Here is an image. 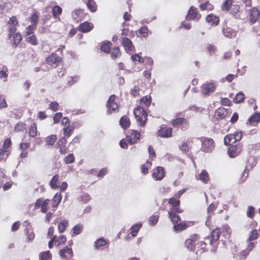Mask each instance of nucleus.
<instances>
[{"instance_id": "c85d7f7f", "label": "nucleus", "mask_w": 260, "mask_h": 260, "mask_svg": "<svg viewBox=\"0 0 260 260\" xmlns=\"http://www.w3.org/2000/svg\"><path fill=\"white\" fill-rule=\"evenodd\" d=\"M29 135L31 137H35L37 135V124L33 123L28 128Z\"/></svg>"}, {"instance_id": "6e6552de", "label": "nucleus", "mask_w": 260, "mask_h": 260, "mask_svg": "<svg viewBox=\"0 0 260 260\" xmlns=\"http://www.w3.org/2000/svg\"><path fill=\"white\" fill-rule=\"evenodd\" d=\"M172 128L167 126L161 127L158 131V135L162 138H170L172 136Z\"/></svg>"}, {"instance_id": "0eeeda50", "label": "nucleus", "mask_w": 260, "mask_h": 260, "mask_svg": "<svg viewBox=\"0 0 260 260\" xmlns=\"http://www.w3.org/2000/svg\"><path fill=\"white\" fill-rule=\"evenodd\" d=\"M199 236L197 234H193L186 240L184 243L186 248L190 251H194L196 247V242L198 240Z\"/></svg>"}, {"instance_id": "774afa93", "label": "nucleus", "mask_w": 260, "mask_h": 260, "mask_svg": "<svg viewBox=\"0 0 260 260\" xmlns=\"http://www.w3.org/2000/svg\"><path fill=\"white\" fill-rule=\"evenodd\" d=\"M11 144V141L10 139H7L5 140L3 147L2 149H4V150H9L8 148L10 147Z\"/></svg>"}, {"instance_id": "052dcab7", "label": "nucleus", "mask_w": 260, "mask_h": 260, "mask_svg": "<svg viewBox=\"0 0 260 260\" xmlns=\"http://www.w3.org/2000/svg\"><path fill=\"white\" fill-rule=\"evenodd\" d=\"M254 215V208L253 206H249L247 211V216L250 218H253Z\"/></svg>"}, {"instance_id": "f8f14e48", "label": "nucleus", "mask_w": 260, "mask_h": 260, "mask_svg": "<svg viewBox=\"0 0 260 260\" xmlns=\"http://www.w3.org/2000/svg\"><path fill=\"white\" fill-rule=\"evenodd\" d=\"M241 151L240 145H231L228 149V154L231 158H234L237 156Z\"/></svg>"}, {"instance_id": "dca6fc26", "label": "nucleus", "mask_w": 260, "mask_h": 260, "mask_svg": "<svg viewBox=\"0 0 260 260\" xmlns=\"http://www.w3.org/2000/svg\"><path fill=\"white\" fill-rule=\"evenodd\" d=\"M250 21L251 23L253 24L257 21L259 17V12L258 10L255 7L253 8L250 10Z\"/></svg>"}, {"instance_id": "72a5a7b5", "label": "nucleus", "mask_w": 260, "mask_h": 260, "mask_svg": "<svg viewBox=\"0 0 260 260\" xmlns=\"http://www.w3.org/2000/svg\"><path fill=\"white\" fill-rule=\"evenodd\" d=\"M61 200V196L60 194L56 193L54 196L52 202L53 207H56L60 203Z\"/></svg>"}, {"instance_id": "1a4fd4ad", "label": "nucleus", "mask_w": 260, "mask_h": 260, "mask_svg": "<svg viewBox=\"0 0 260 260\" xmlns=\"http://www.w3.org/2000/svg\"><path fill=\"white\" fill-rule=\"evenodd\" d=\"M152 178L155 180H161L165 176L164 168L162 167H157L152 175Z\"/></svg>"}, {"instance_id": "e433bc0d", "label": "nucleus", "mask_w": 260, "mask_h": 260, "mask_svg": "<svg viewBox=\"0 0 260 260\" xmlns=\"http://www.w3.org/2000/svg\"><path fill=\"white\" fill-rule=\"evenodd\" d=\"M10 154V150L0 149V161L6 160Z\"/></svg>"}, {"instance_id": "ea45409f", "label": "nucleus", "mask_w": 260, "mask_h": 260, "mask_svg": "<svg viewBox=\"0 0 260 260\" xmlns=\"http://www.w3.org/2000/svg\"><path fill=\"white\" fill-rule=\"evenodd\" d=\"M141 223L136 224L132 226L131 229V233L133 237H135L137 235L139 230L141 228Z\"/></svg>"}, {"instance_id": "4be33fe9", "label": "nucleus", "mask_w": 260, "mask_h": 260, "mask_svg": "<svg viewBox=\"0 0 260 260\" xmlns=\"http://www.w3.org/2000/svg\"><path fill=\"white\" fill-rule=\"evenodd\" d=\"M206 21L212 25H216L219 22V18L215 15L211 14L207 16Z\"/></svg>"}, {"instance_id": "cd10ccee", "label": "nucleus", "mask_w": 260, "mask_h": 260, "mask_svg": "<svg viewBox=\"0 0 260 260\" xmlns=\"http://www.w3.org/2000/svg\"><path fill=\"white\" fill-rule=\"evenodd\" d=\"M83 229V226L81 224H76L73 229H72V236H76L80 234Z\"/></svg>"}, {"instance_id": "473e14b6", "label": "nucleus", "mask_w": 260, "mask_h": 260, "mask_svg": "<svg viewBox=\"0 0 260 260\" xmlns=\"http://www.w3.org/2000/svg\"><path fill=\"white\" fill-rule=\"evenodd\" d=\"M12 38H13V44L15 45V47L17 46L22 40L21 35L19 32L13 34Z\"/></svg>"}, {"instance_id": "09e8293b", "label": "nucleus", "mask_w": 260, "mask_h": 260, "mask_svg": "<svg viewBox=\"0 0 260 260\" xmlns=\"http://www.w3.org/2000/svg\"><path fill=\"white\" fill-rule=\"evenodd\" d=\"M37 26H35V25H28L25 29V36H29L31 35H33L34 31L36 29Z\"/></svg>"}, {"instance_id": "4c0bfd02", "label": "nucleus", "mask_w": 260, "mask_h": 260, "mask_svg": "<svg viewBox=\"0 0 260 260\" xmlns=\"http://www.w3.org/2000/svg\"><path fill=\"white\" fill-rule=\"evenodd\" d=\"M51 254L49 251L41 252L40 254V260H50Z\"/></svg>"}, {"instance_id": "393cba45", "label": "nucleus", "mask_w": 260, "mask_h": 260, "mask_svg": "<svg viewBox=\"0 0 260 260\" xmlns=\"http://www.w3.org/2000/svg\"><path fill=\"white\" fill-rule=\"evenodd\" d=\"M120 124L121 126L123 129H126L128 127H129L130 125V121L127 117L124 116H122L119 121Z\"/></svg>"}, {"instance_id": "423d86ee", "label": "nucleus", "mask_w": 260, "mask_h": 260, "mask_svg": "<svg viewBox=\"0 0 260 260\" xmlns=\"http://www.w3.org/2000/svg\"><path fill=\"white\" fill-rule=\"evenodd\" d=\"M46 61L49 66L56 68L61 61V58L56 53H53L46 58Z\"/></svg>"}, {"instance_id": "79ce46f5", "label": "nucleus", "mask_w": 260, "mask_h": 260, "mask_svg": "<svg viewBox=\"0 0 260 260\" xmlns=\"http://www.w3.org/2000/svg\"><path fill=\"white\" fill-rule=\"evenodd\" d=\"M244 99V94L242 92L238 93L235 98L233 99L235 103H240L242 102Z\"/></svg>"}, {"instance_id": "4468645a", "label": "nucleus", "mask_w": 260, "mask_h": 260, "mask_svg": "<svg viewBox=\"0 0 260 260\" xmlns=\"http://www.w3.org/2000/svg\"><path fill=\"white\" fill-rule=\"evenodd\" d=\"M232 2L233 0H225L221 7L222 10L224 11H228L231 9H232V8L234 7H235V11H234V12L237 13L238 12L240 9L239 6L238 5H232Z\"/></svg>"}, {"instance_id": "0e129e2a", "label": "nucleus", "mask_w": 260, "mask_h": 260, "mask_svg": "<svg viewBox=\"0 0 260 260\" xmlns=\"http://www.w3.org/2000/svg\"><path fill=\"white\" fill-rule=\"evenodd\" d=\"M67 240L66 237L63 236L61 235L60 236L58 239L55 241V243L57 244V246H59V245L64 243Z\"/></svg>"}, {"instance_id": "69168bd1", "label": "nucleus", "mask_w": 260, "mask_h": 260, "mask_svg": "<svg viewBox=\"0 0 260 260\" xmlns=\"http://www.w3.org/2000/svg\"><path fill=\"white\" fill-rule=\"evenodd\" d=\"M169 203L171 204L172 207L179 206L180 202L178 200H176L174 198L169 199Z\"/></svg>"}, {"instance_id": "e2e57ef3", "label": "nucleus", "mask_w": 260, "mask_h": 260, "mask_svg": "<svg viewBox=\"0 0 260 260\" xmlns=\"http://www.w3.org/2000/svg\"><path fill=\"white\" fill-rule=\"evenodd\" d=\"M158 219V215H153L151 216L150 217L149 220V224L152 225L155 224L157 222Z\"/></svg>"}, {"instance_id": "864d4df0", "label": "nucleus", "mask_w": 260, "mask_h": 260, "mask_svg": "<svg viewBox=\"0 0 260 260\" xmlns=\"http://www.w3.org/2000/svg\"><path fill=\"white\" fill-rule=\"evenodd\" d=\"M106 242L103 238H100L95 242V247L96 249L101 248L102 246L106 245Z\"/></svg>"}, {"instance_id": "c756f323", "label": "nucleus", "mask_w": 260, "mask_h": 260, "mask_svg": "<svg viewBox=\"0 0 260 260\" xmlns=\"http://www.w3.org/2000/svg\"><path fill=\"white\" fill-rule=\"evenodd\" d=\"M148 32V28L146 26H143L136 31V34L138 37H144L147 35Z\"/></svg>"}, {"instance_id": "8fccbe9b", "label": "nucleus", "mask_w": 260, "mask_h": 260, "mask_svg": "<svg viewBox=\"0 0 260 260\" xmlns=\"http://www.w3.org/2000/svg\"><path fill=\"white\" fill-rule=\"evenodd\" d=\"M111 44L110 42L103 43L101 47V50L106 53H109Z\"/></svg>"}, {"instance_id": "37998d69", "label": "nucleus", "mask_w": 260, "mask_h": 260, "mask_svg": "<svg viewBox=\"0 0 260 260\" xmlns=\"http://www.w3.org/2000/svg\"><path fill=\"white\" fill-rule=\"evenodd\" d=\"M200 9L202 11L207 10L210 11L213 9V6L212 4H210L209 2H206L205 4H201L199 6Z\"/></svg>"}, {"instance_id": "39448f33", "label": "nucleus", "mask_w": 260, "mask_h": 260, "mask_svg": "<svg viewBox=\"0 0 260 260\" xmlns=\"http://www.w3.org/2000/svg\"><path fill=\"white\" fill-rule=\"evenodd\" d=\"M115 98L116 96L115 95H111L107 102V112L108 114H111L113 112H116L118 111V105L115 102Z\"/></svg>"}, {"instance_id": "c03bdc74", "label": "nucleus", "mask_w": 260, "mask_h": 260, "mask_svg": "<svg viewBox=\"0 0 260 260\" xmlns=\"http://www.w3.org/2000/svg\"><path fill=\"white\" fill-rule=\"evenodd\" d=\"M26 130L25 124L22 122H19L15 126L14 131L16 132H23Z\"/></svg>"}, {"instance_id": "5fc2aeb1", "label": "nucleus", "mask_w": 260, "mask_h": 260, "mask_svg": "<svg viewBox=\"0 0 260 260\" xmlns=\"http://www.w3.org/2000/svg\"><path fill=\"white\" fill-rule=\"evenodd\" d=\"M222 232L223 233V235L227 237L229 236L231 234V229L228 225H224L222 227Z\"/></svg>"}, {"instance_id": "20e7f679", "label": "nucleus", "mask_w": 260, "mask_h": 260, "mask_svg": "<svg viewBox=\"0 0 260 260\" xmlns=\"http://www.w3.org/2000/svg\"><path fill=\"white\" fill-rule=\"evenodd\" d=\"M8 25L9 31L8 37L9 38H11L13 34H14L16 30V26L18 25V22L16 16H13L9 18V20L8 22Z\"/></svg>"}, {"instance_id": "7ed1b4c3", "label": "nucleus", "mask_w": 260, "mask_h": 260, "mask_svg": "<svg viewBox=\"0 0 260 260\" xmlns=\"http://www.w3.org/2000/svg\"><path fill=\"white\" fill-rule=\"evenodd\" d=\"M215 88L216 86L214 83L206 82L201 86V93L204 96H208L214 92Z\"/></svg>"}, {"instance_id": "2eb2a0df", "label": "nucleus", "mask_w": 260, "mask_h": 260, "mask_svg": "<svg viewBox=\"0 0 260 260\" xmlns=\"http://www.w3.org/2000/svg\"><path fill=\"white\" fill-rule=\"evenodd\" d=\"M93 28V24L88 22H84L79 26V30L82 32H87Z\"/></svg>"}, {"instance_id": "f704fd0d", "label": "nucleus", "mask_w": 260, "mask_h": 260, "mask_svg": "<svg viewBox=\"0 0 260 260\" xmlns=\"http://www.w3.org/2000/svg\"><path fill=\"white\" fill-rule=\"evenodd\" d=\"M39 15L36 13V12H34L31 14L30 16L29 19L31 22V25H35V26H37V25L38 23L39 20Z\"/></svg>"}, {"instance_id": "7c9ffc66", "label": "nucleus", "mask_w": 260, "mask_h": 260, "mask_svg": "<svg viewBox=\"0 0 260 260\" xmlns=\"http://www.w3.org/2000/svg\"><path fill=\"white\" fill-rule=\"evenodd\" d=\"M59 179V176L58 175H54L51 181H50V185L51 186V188L53 189H57L58 188V186L57 185V183Z\"/></svg>"}, {"instance_id": "bb28decb", "label": "nucleus", "mask_w": 260, "mask_h": 260, "mask_svg": "<svg viewBox=\"0 0 260 260\" xmlns=\"http://www.w3.org/2000/svg\"><path fill=\"white\" fill-rule=\"evenodd\" d=\"M260 121V114L256 113L252 115L248 119V123L252 125H254L256 123Z\"/></svg>"}, {"instance_id": "603ef678", "label": "nucleus", "mask_w": 260, "mask_h": 260, "mask_svg": "<svg viewBox=\"0 0 260 260\" xmlns=\"http://www.w3.org/2000/svg\"><path fill=\"white\" fill-rule=\"evenodd\" d=\"M87 6L88 9L92 12L96 11V8L95 6V3L93 1V0H88L87 3Z\"/></svg>"}, {"instance_id": "5701e85b", "label": "nucleus", "mask_w": 260, "mask_h": 260, "mask_svg": "<svg viewBox=\"0 0 260 260\" xmlns=\"http://www.w3.org/2000/svg\"><path fill=\"white\" fill-rule=\"evenodd\" d=\"M189 225L187 224L186 221H182L180 223H175L174 225V231L176 232H181L185 230Z\"/></svg>"}, {"instance_id": "bf43d9fd", "label": "nucleus", "mask_w": 260, "mask_h": 260, "mask_svg": "<svg viewBox=\"0 0 260 260\" xmlns=\"http://www.w3.org/2000/svg\"><path fill=\"white\" fill-rule=\"evenodd\" d=\"M49 200L48 199H46L43 202L41 206V211L43 213H45L47 212L48 210V205L49 204Z\"/></svg>"}, {"instance_id": "3c124183", "label": "nucleus", "mask_w": 260, "mask_h": 260, "mask_svg": "<svg viewBox=\"0 0 260 260\" xmlns=\"http://www.w3.org/2000/svg\"><path fill=\"white\" fill-rule=\"evenodd\" d=\"M73 128L69 125L63 128V135L65 138H69L71 136Z\"/></svg>"}, {"instance_id": "f03ea898", "label": "nucleus", "mask_w": 260, "mask_h": 260, "mask_svg": "<svg viewBox=\"0 0 260 260\" xmlns=\"http://www.w3.org/2000/svg\"><path fill=\"white\" fill-rule=\"evenodd\" d=\"M202 142L201 150L204 152H210L214 148V142L213 139L209 138H203L201 139Z\"/></svg>"}, {"instance_id": "9d476101", "label": "nucleus", "mask_w": 260, "mask_h": 260, "mask_svg": "<svg viewBox=\"0 0 260 260\" xmlns=\"http://www.w3.org/2000/svg\"><path fill=\"white\" fill-rule=\"evenodd\" d=\"M201 17V15L198 14V10L195 7L191 6L186 16V18L188 20H193L195 19H199Z\"/></svg>"}, {"instance_id": "f257e3e1", "label": "nucleus", "mask_w": 260, "mask_h": 260, "mask_svg": "<svg viewBox=\"0 0 260 260\" xmlns=\"http://www.w3.org/2000/svg\"><path fill=\"white\" fill-rule=\"evenodd\" d=\"M134 114L140 125L141 126L144 125L147 116V114L144 110L141 107H138L135 109Z\"/></svg>"}, {"instance_id": "a18cd8bd", "label": "nucleus", "mask_w": 260, "mask_h": 260, "mask_svg": "<svg viewBox=\"0 0 260 260\" xmlns=\"http://www.w3.org/2000/svg\"><path fill=\"white\" fill-rule=\"evenodd\" d=\"M79 200L83 202L84 203H87L90 200V196L87 193H82L78 197Z\"/></svg>"}, {"instance_id": "f3484780", "label": "nucleus", "mask_w": 260, "mask_h": 260, "mask_svg": "<svg viewBox=\"0 0 260 260\" xmlns=\"http://www.w3.org/2000/svg\"><path fill=\"white\" fill-rule=\"evenodd\" d=\"M220 231L219 229L214 230L211 234L210 244L213 245L214 243L217 242L219 238Z\"/></svg>"}, {"instance_id": "13d9d810", "label": "nucleus", "mask_w": 260, "mask_h": 260, "mask_svg": "<svg viewBox=\"0 0 260 260\" xmlns=\"http://www.w3.org/2000/svg\"><path fill=\"white\" fill-rule=\"evenodd\" d=\"M258 237V232L256 230H254L250 232L248 240L251 241L257 239Z\"/></svg>"}, {"instance_id": "58836bf2", "label": "nucleus", "mask_w": 260, "mask_h": 260, "mask_svg": "<svg viewBox=\"0 0 260 260\" xmlns=\"http://www.w3.org/2000/svg\"><path fill=\"white\" fill-rule=\"evenodd\" d=\"M52 15L54 18H57V16L60 15L62 13V9L59 6H54L52 10Z\"/></svg>"}, {"instance_id": "ddd939ff", "label": "nucleus", "mask_w": 260, "mask_h": 260, "mask_svg": "<svg viewBox=\"0 0 260 260\" xmlns=\"http://www.w3.org/2000/svg\"><path fill=\"white\" fill-rule=\"evenodd\" d=\"M140 133L137 131L133 130L131 135L127 136L126 141L132 145L135 143L140 139Z\"/></svg>"}, {"instance_id": "a211bd4d", "label": "nucleus", "mask_w": 260, "mask_h": 260, "mask_svg": "<svg viewBox=\"0 0 260 260\" xmlns=\"http://www.w3.org/2000/svg\"><path fill=\"white\" fill-rule=\"evenodd\" d=\"M121 43L126 51L128 52L133 50L134 46L132 41L128 38H123Z\"/></svg>"}, {"instance_id": "6e6d98bb", "label": "nucleus", "mask_w": 260, "mask_h": 260, "mask_svg": "<svg viewBox=\"0 0 260 260\" xmlns=\"http://www.w3.org/2000/svg\"><path fill=\"white\" fill-rule=\"evenodd\" d=\"M120 55V52L118 47L113 48L111 50V57L113 58H117Z\"/></svg>"}, {"instance_id": "de8ad7c7", "label": "nucleus", "mask_w": 260, "mask_h": 260, "mask_svg": "<svg viewBox=\"0 0 260 260\" xmlns=\"http://www.w3.org/2000/svg\"><path fill=\"white\" fill-rule=\"evenodd\" d=\"M82 12L80 10H76L72 12V15L73 19L78 21L82 16Z\"/></svg>"}, {"instance_id": "6ab92c4d", "label": "nucleus", "mask_w": 260, "mask_h": 260, "mask_svg": "<svg viewBox=\"0 0 260 260\" xmlns=\"http://www.w3.org/2000/svg\"><path fill=\"white\" fill-rule=\"evenodd\" d=\"M222 33L225 37L228 38H234L237 35V31L230 27L224 28L222 30Z\"/></svg>"}, {"instance_id": "49530a36", "label": "nucleus", "mask_w": 260, "mask_h": 260, "mask_svg": "<svg viewBox=\"0 0 260 260\" xmlns=\"http://www.w3.org/2000/svg\"><path fill=\"white\" fill-rule=\"evenodd\" d=\"M57 136L55 135H52L50 136H48L46 138V141L47 145H52L54 144L55 141L56 140Z\"/></svg>"}, {"instance_id": "aec40b11", "label": "nucleus", "mask_w": 260, "mask_h": 260, "mask_svg": "<svg viewBox=\"0 0 260 260\" xmlns=\"http://www.w3.org/2000/svg\"><path fill=\"white\" fill-rule=\"evenodd\" d=\"M196 178L205 183H207L210 179L209 174L205 170H203L198 176H196Z\"/></svg>"}, {"instance_id": "338daca9", "label": "nucleus", "mask_w": 260, "mask_h": 260, "mask_svg": "<svg viewBox=\"0 0 260 260\" xmlns=\"http://www.w3.org/2000/svg\"><path fill=\"white\" fill-rule=\"evenodd\" d=\"M131 58L134 61H138L140 63H142L144 62L143 58L138 54H135L133 55H132L131 56Z\"/></svg>"}, {"instance_id": "680f3d73", "label": "nucleus", "mask_w": 260, "mask_h": 260, "mask_svg": "<svg viewBox=\"0 0 260 260\" xmlns=\"http://www.w3.org/2000/svg\"><path fill=\"white\" fill-rule=\"evenodd\" d=\"M74 160L75 159L73 154H70L64 159V162L67 164L73 163Z\"/></svg>"}, {"instance_id": "b1692460", "label": "nucleus", "mask_w": 260, "mask_h": 260, "mask_svg": "<svg viewBox=\"0 0 260 260\" xmlns=\"http://www.w3.org/2000/svg\"><path fill=\"white\" fill-rule=\"evenodd\" d=\"M235 137L234 134H229L226 135L224 139V143L226 145H232L233 144L236 143Z\"/></svg>"}, {"instance_id": "412c9836", "label": "nucleus", "mask_w": 260, "mask_h": 260, "mask_svg": "<svg viewBox=\"0 0 260 260\" xmlns=\"http://www.w3.org/2000/svg\"><path fill=\"white\" fill-rule=\"evenodd\" d=\"M226 114V109L222 107L217 109L215 111V116L218 119H223Z\"/></svg>"}, {"instance_id": "c9c22d12", "label": "nucleus", "mask_w": 260, "mask_h": 260, "mask_svg": "<svg viewBox=\"0 0 260 260\" xmlns=\"http://www.w3.org/2000/svg\"><path fill=\"white\" fill-rule=\"evenodd\" d=\"M68 225V221L67 220H63L58 225V232L60 233H63Z\"/></svg>"}, {"instance_id": "4d7b16f0", "label": "nucleus", "mask_w": 260, "mask_h": 260, "mask_svg": "<svg viewBox=\"0 0 260 260\" xmlns=\"http://www.w3.org/2000/svg\"><path fill=\"white\" fill-rule=\"evenodd\" d=\"M207 49L208 52L209 53L210 55H213L216 52V47L212 44H208L207 46Z\"/></svg>"}, {"instance_id": "a878e982", "label": "nucleus", "mask_w": 260, "mask_h": 260, "mask_svg": "<svg viewBox=\"0 0 260 260\" xmlns=\"http://www.w3.org/2000/svg\"><path fill=\"white\" fill-rule=\"evenodd\" d=\"M25 40L27 43L32 45H37L38 44V39L34 35L25 36Z\"/></svg>"}, {"instance_id": "9b49d317", "label": "nucleus", "mask_w": 260, "mask_h": 260, "mask_svg": "<svg viewBox=\"0 0 260 260\" xmlns=\"http://www.w3.org/2000/svg\"><path fill=\"white\" fill-rule=\"evenodd\" d=\"M59 254L62 258L65 259H70L73 255L72 249L68 246L60 249L59 251Z\"/></svg>"}, {"instance_id": "2f4dec72", "label": "nucleus", "mask_w": 260, "mask_h": 260, "mask_svg": "<svg viewBox=\"0 0 260 260\" xmlns=\"http://www.w3.org/2000/svg\"><path fill=\"white\" fill-rule=\"evenodd\" d=\"M168 214L169 215V217L173 223L174 225L175 223H178V221L180 220V218L179 216L177 215L176 214L173 213L172 211H169Z\"/></svg>"}, {"instance_id": "a19ab883", "label": "nucleus", "mask_w": 260, "mask_h": 260, "mask_svg": "<svg viewBox=\"0 0 260 260\" xmlns=\"http://www.w3.org/2000/svg\"><path fill=\"white\" fill-rule=\"evenodd\" d=\"M186 120L183 118H178L176 119H173L171 123L174 126H178L181 124H183Z\"/></svg>"}]
</instances>
